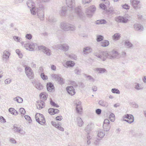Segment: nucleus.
<instances>
[{"instance_id":"1","label":"nucleus","mask_w":146,"mask_h":146,"mask_svg":"<svg viewBox=\"0 0 146 146\" xmlns=\"http://www.w3.org/2000/svg\"><path fill=\"white\" fill-rule=\"evenodd\" d=\"M25 47L27 50L31 51H34V48L36 49L38 47L39 50H42L47 55L50 56L51 54V51L49 48L43 46H38L37 44L32 42L25 44Z\"/></svg>"},{"instance_id":"2","label":"nucleus","mask_w":146,"mask_h":146,"mask_svg":"<svg viewBox=\"0 0 146 146\" xmlns=\"http://www.w3.org/2000/svg\"><path fill=\"white\" fill-rule=\"evenodd\" d=\"M94 54L101 60L105 61L106 58L113 59L117 58L118 54L116 51L110 53H108L107 51H99L98 53H95Z\"/></svg>"},{"instance_id":"3","label":"nucleus","mask_w":146,"mask_h":146,"mask_svg":"<svg viewBox=\"0 0 146 146\" xmlns=\"http://www.w3.org/2000/svg\"><path fill=\"white\" fill-rule=\"evenodd\" d=\"M82 9L80 6L74 7V9L70 11V16H72L73 17L76 16L81 20H84L85 16Z\"/></svg>"},{"instance_id":"4","label":"nucleus","mask_w":146,"mask_h":146,"mask_svg":"<svg viewBox=\"0 0 146 146\" xmlns=\"http://www.w3.org/2000/svg\"><path fill=\"white\" fill-rule=\"evenodd\" d=\"M60 28L64 31L69 30L73 31L75 30L74 26L66 22H61L60 25Z\"/></svg>"},{"instance_id":"5","label":"nucleus","mask_w":146,"mask_h":146,"mask_svg":"<svg viewBox=\"0 0 146 146\" xmlns=\"http://www.w3.org/2000/svg\"><path fill=\"white\" fill-rule=\"evenodd\" d=\"M38 6L37 8V16L41 20H43L44 18V6L42 3H39Z\"/></svg>"},{"instance_id":"6","label":"nucleus","mask_w":146,"mask_h":146,"mask_svg":"<svg viewBox=\"0 0 146 146\" xmlns=\"http://www.w3.org/2000/svg\"><path fill=\"white\" fill-rule=\"evenodd\" d=\"M35 118L37 122L39 124L44 125L46 123L45 120L44 115L39 113H36L35 115Z\"/></svg>"},{"instance_id":"7","label":"nucleus","mask_w":146,"mask_h":146,"mask_svg":"<svg viewBox=\"0 0 146 146\" xmlns=\"http://www.w3.org/2000/svg\"><path fill=\"white\" fill-rule=\"evenodd\" d=\"M130 17L128 15L124 16H119L115 18V20L118 23H127L129 21Z\"/></svg>"},{"instance_id":"8","label":"nucleus","mask_w":146,"mask_h":146,"mask_svg":"<svg viewBox=\"0 0 146 146\" xmlns=\"http://www.w3.org/2000/svg\"><path fill=\"white\" fill-rule=\"evenodd\" d=\"M123 120L129 123H131L134 121V117L131 114H127L123 117Z\"/></svg>"},{"instance_id":"9","label":"nucleus","mask_w":146,"mask_h":146,"mask_svg":"<svg viewBox=\"0 0 146 146\" xmlns=\"http://www.w3.org/2000/svg\"><path fill=\"white\" fill-rule=\"evenodd\" d=\"M96 8L94 6L92 5L88 7L86 10V13L87 17H91L94 12L96 11Z\"/></svg>"},{"instance_id":"10","label":"nucleus","mask_w":146,"mask_h":146,"mask_svg":"<svg viewBox=\"0 0 146 146\" xmlns=\"http://www.w3.org/2000/svg\"><path fill=\"white\" fill-rule=\"evenodd\" d=\"M56 48L58 50H63L64 51H67L69 49V46L66 44H57L55 46Z\"/></svg>"},{"instance_id":"11","label":"nucleus","mask_w":146,"mask_h":146,"mask_svg":"<svg viewBox=\"0 0 146 146\" xmlns=\"http://www.w3.org/2000/svg\"><path fill=\"white\" fill-rule=\"evenodd\" d=\"M53 79L55 81H58L59 84L62 85L64 83V81L63 78L60 76L56 74H53L51 75Z\"/></svg>"},{"instance_id":"12","label":"nucleus","mask_w":146,"mask_h":146,"mask_svg":"<svg viewBox=\"0 0 146 146\" xmlns=\"http://www.w3.org/2000/svg\"><path fill=\"white\" fill-rule=\"evenodd\" d=\"M66 2L69 11L74 9L75 6L74 0H66Z\"/></svg>"},{"instance_id":"13","label":"nucleus","mask_w":146,"mask_h":146,"mask_svg":"<svg viewBox=\"0 0 146 146\" xmlns=\"http://www.w3.org/2000/svg\"><path fill=\"white\" fill-rule=\"evenodd\" d=\"M103 128L105 131H107L109 130L110 128V121L107 119L104 120L103 124Z\"/></svg>"},{"instance_id":"14","label":"nucleus","mask_w":146,"mask_h":146,"mask_svg":"<svg viewBox=\"0 0 146 146\" xmlns=\"http://www.w3.org/2000/svg\"><path fill=\"white\" fill-rule=\"evenodd\" d=\"M25 72L27 75L30 78H32L33 77V72L31 68L29 67L25 68Z\"/></svg>"},{"instance_id":"15","label":"nucleus","mask_w":146,"mask_h":146,"mask_svg":"<svg viewBox=\"0 0 146 146\" xmlns=\"http://www.w3.org/2000/svg\"><path fill=\"white\" fill-rule=\"evenodd\" d=\"M66 90L68 93L70 95L73 96L75 94L74 89L72 86L67 87L66 88Z\"/></svg>"},{"instance_id":"16","label":"nucleus","mask_w":146,"mask_h":146,"mask_svg":"<svg viewBox=\"0 0 146 146\" xmlns=\"http://www.w3.org/2000/svg\"><path fill=\"white\" fill-rule=\"evenodd\" d=\"M130 3L134 9H137L139 8L138 6V4L140 3L139 1L135 0H131Z\"/></svg>"},{"instance_id":"17","label":"nucleus","mask_w":146,"mask_h":146,"mask_svg":"<svg viewBox=\"0 0 146 146\" xmlns=\"http://www.w3.org/2000/svg\"><path fill=\"white\" fill-rule=\"evenodd\" d=\"M75 64L74 62L72 61H67L66 63L63 64V66L67 68L69 67H72Z\"/></svg>"},{"instance_id":"18","label":"nucleus","mask_w":146,"mask_h":146,"mask_svg":"<svg viewBox=\"0 0 146 146\" xmlns=\"http://www.w3.org/2000/svg\"><path fill=\"white\" fill-rule=\"evenodd\" d=\"M46 88L48 91L50 92L54 90V84L50 82H48L47 84Z\"/></svg>"},{"instance_id":"19","label":"nucleus","mask_w":146,"mask_h":146,"mask_svg":"<svg viewBox=\"0 0 146 146\" xmlns=\"http://www.w3.org/2000/svg\"><path fill=\"white\" fill-rule=\"evenodd\" d=\"M134 28L135 30L137 31H141L143 29L142 25L136 23L134 25Z\"/></svg>"},{"instance_id":"20","label":"nucleus","mask_w":146,"mask_h":146,"mask_svg":"<svg viewBox=\"0 0 146 146\" xmlns=\"http://www.w3.org/2000/svg\"><path fill=\"white\" fill-rule=\"evenodd\" d=\"M81 104V102H79L76 105V109L77 112L78 113H80L82 110V108L80 106Z\"/></svg>"},{"instance_id":"21","label":"nucleus","mask_w":146,"mask_h":146,"mask_svg":"<svg viewBox=\"0 0 146 146\" xmlns=\"http://www.w3.org/2000/svg\"><path fill=\"white\" fill-rule=\"evenodd\" d=\"M98 104L100 105L105 107H107L108 105L107 102L102 100H99L98 102Z\"/></svg>"},{"instance_id":"22","label":"nucleus","mask_w":146,"mask_h":146,"mask_svg":"<svg viewBox=\"0 0 146 146\" xmlns=\"http://www.w3.org/2000/svg\"><path fill=\"white\" fill-rule=\"evenodd\" d=\"M67 11V8L66 7H62L61 10L60 11V14L61 16H65Z\"/></svg>"},{"instance_id":"23","label":"nucleus","mask_w":146,"mask_h":146,"mask_svg":"<svg viewBox=\"0 0 146 146\" xmlns=\"http://www.w3.org/2000/svg\"><path fill=\"white\" fill-rule=\"evenodd\" d=\"M92 51V49L90 47L87 46L84 47L83 49V52L84 54H87L91 52Z\"/></svg>"},{"instance_id":"24","label":"nucleus","mask_w":146,"mask_h":146,"mask_svg":"<svg viewBox=\"0 0 146 146\" xmlns=\"http://www.w3.org/2000/svg\"><path fill=\"white\" fill-rule=\"evenodd\" d=\"M10 54V53L8 51L5 50L3 53V57L6 59H8L9 58Z\"/></svg>"},{"instance_id":"25","label":"nucleus","mask_w":146,"mask_h":146,"mask_svg":"<svg viewBox=\"0 0 146 146\" xmlns=\"http://www.w3.org/2000/svg\"><path fill=\"white\" fill-rule=\"evenodd\" d=\"M77 122L78 123V125L80 127L82 126L83 124V122L81 118L80 117H77Z\"/></svg>"},{"instance_id":"26","label":"nucleus","mask_w":146,"mask_h":146,"mask_svg":"<svg viewBox=\"0 0 146 146\" xmlns=\"http://www.w3.org/2000/svg\"><path fill=\"white\" fill-rule=\"evenodd\" d=\"M120 37V34L119 33L114 34L112 36V38L115 40H117L119 39Z\"/></svg>"},{"instance_id":"27","label":"nucleus","mask_w":146,"mask_h":146,"mask_svg":"<svg viewBox=\"0 0 146 146\" xmlns=\"http://www.w3.org/2000/svg\"><path fill=\"white\" fill-rule=\"evenodd\" d=\"M109 44V42L108 40H104L101 42V45L103 47H106L108 46Z\"/></svg>"},{"instance_id":"28","label":"nucleus","mask_w":146,"mask_h":146,"mask_svg":"<svg viewBox=\"0 0 146 146\" xmlns=\"http://www.w3.org/2000/svg\"><path fill=\"white\" fill-rule=\"evenodd\" d=\"M35 86L36 88L39 90H41L43 88V85L39 82L36 83Z\"/></svg>"},{"instance_id":"29","label":"nucleus","mask_w":146,"mask_h":146,"mask_svg":"<svg viewBox=\"0 0 146 146\" xmlns=\"http://www.w3.org/2000/svg\"><path fill=\"white\" fill-rule=\"evenodd\" d=\"M87 80H89L90 82H94L95 79L91 76L89 75H87L86 74H84Z\"/></svg>"},{"instance_id":"30","label":"nucleus","mask_w":146,"mask_h":146,"mask_svg":"<svg viewBox=\"0 0 146 146\" xmlns=\"http://www.w3.org/2000/svg\"><path fill=\"white\" fill-rule=\"evenodd\" d=\"M106 23L107 22L104 19L98 20L96 21V23L97 25L106 24Z\"/></svg>"},{"instance_id":"31","label":"nucleus","mask_w":146,"mask_h":146,"mask_svg":"<svg viewBox=\"0 0 146 146\" xmlns=\"http://www.w3.org/2000/svg\"><path fill=\"white\" fill-rule=\"evenodd\" d=\"M96 70L97 72H98L99 73H103L106 71V70L104 68H96Z\"/></svg>"},{"instance_id":"32","label":"nucleus","mask_w":146,"mask_h":146,"mask_svg":"<svg viewBox=\"0 0 146 146\" xmlns=\"http://www.w3.org/2000/svg\"><path fill=\"white\" fill-rule=\"evenodd\" d=\"M14 129V131L18 133H21V134H23V133H21V132L23 131L22 129L21 128H20L19 127L15 126V125L13 126Z\"/></svg>"},{"instance_id":"33","label":"nucleus","mask_w":146,"mask_h":146,"mask_svg":"<svg viewBox=\"0 0 146 146\" xmlns=\"http://www.w3.org/2000/svg\"><path fill=\"white\" fill-rule=\"evenodd\" d=\"M14 101H17L18 103H21L23 101V99L19 96H18L13 98Z\"/></svg>"},{"instance_id":"34","label":"nucleus","mask_w":146,"mask_h":146,"mask_svg":"<svg viewBox=\"0 0 146 146\" xmlns=\"http://www.w3.org/2000/svg\"><path fill=\"white\" fill-rule=\"evenodd\" d=\"M125 44L127 48H131L133 46V45L129 41L126 40L125 41Z\"/></svg>"},{"instance_id":"35","label":"nucleus","mask_w":146,"mask_h":146,"mask_svg":"<svg viewBox=\"0 0 146 146\" xmlns=\"http://www.w3.org/2000/svg\"><path fill=\"white\" fill-rule=\"evenodd\" d=\"M105 133L102 131H99L98 133V136L100 137L101 139L103 138L105 135Z\"/></svg>"},{"instance_id":"36","label":"nucleus","mask_w":146,"mask_h":146,"mask_svg":"<svg viewBox=\"0 0 146 146\" xmlns=\"http://www.w3.org/2000/svg\"><path fill=\"white\" fill-rule=\"evenodd\" d=\"M48 21L49 22L53 23L56 22L57 20L54 17L50 16L49 17Z\"/></svg>"},{"instance_id":"37","label":"nucleus","mask_w":146,"mask_h":146,"mask_svg":"<svg viewBox=\"0 0 146 146\" xmlns=\"http://www.w3.org/2000/svg\"><path fill=\"white\" fill-rule=\"evenodd\" d=\"M40 97L41 99L46 100L47 98V96L45 94L41 93L40 94Z\"/></svg>"},{"instance_id":"38","label":"nucleus","mask_w":146,"mask_h":146,"mask_svg":"<svg viewBox=\"0 0 146 146\" xmlns=\"http://www.w3.org/2000/svg\"><path fill=\"white\" fill-rule=\"evenodd\" d=\"M74 72L76 74L80 75L81 74V70L78 67H77L74 70Z\"/></svg>"},{"instance_id":"39","label":"nucleus","mask_w":146,"mask_h":146,"mask_svg":"<svg viewBox=\"0 0 146 146\" xmlns=\"http://www.w3.org/2000/svg\"><path fill=\"white\" fill-rule=\"evenodd\" d=\"M135 88L137 90H139L142 89L143 88L142 87L141 85H140L139 83H135Z\"/></svg>"},{"instance_id":"40","label":"nucleus","mask_w":146,"mask_h":146,"mask_svg":"<svg viewBox=\"0 0 146 146\" xmlns=\"http://www.w3.org/2000/svg\"><path fill=\"white\" fill-rule=\"evenodd\" d=\"M99 6L100 8L104 10H106L107 7H108L107 5L104 3L100 4Z\"/></svg>"},{"instance_id":"41","label":"nucleus","mask_w":146,"mask_h":146,"mask_svg":"<svg viewBox=\"0 0 146 146\" xmlns=\"http://www.w3.org/2000/svg\"><path fill=\"white\" fill-rule=\"evenodd\" d=\"M104 37L101 35H98L97 36L96 40L97 42H100L103 40Z\"/></svg>"},{"instance_id":"42","label":"nucleus","mask_w":146,"mask_h":146,"mask_svg":"<svg viewBox=\"0 0 146 146\" xmlns=\"http://www.w3.org/2000/svg\"><path fill=\"white\" fill-rule=\"evenodd\" d=\"M111 92L113 93H116L117 94H119L120 93V91L117 89L112 88L111 90Z\"/></svg>"},{"instance_id":"43","label":"nucleus","mask_w":146,"mask_h":146,"mask_svg":"<svg viewBox=\"0 0 146 146\" xmlns=\"http://www.w3.org/2000/svg\"><path fill=\"white\" fill-rule=\"evenodd\" d=\"M48 113L51 115H53L54 114V109L50 108L48 109Z\"/></svg>"},{"instance_id":"44","label":"nucleus","mask_w":146,"mask_h":146,"mask_svg":"<svg viewBox=\"0 0 146 146\" xmlns=\"http://www.w3.org/2000/svg\"><path fill=\"white\" fill-rule=\"evenodd\" d=\"M40 76L44 80H46L48 79L47 76L45 75L44 73H41L40 74Z\"/></svg>"},{"instance_id":"45","label":"nucleus","mask_w":146,"mask_h":146,"mask_svg":"<svg viewBox=\"0 0 146 146\" xmlns=\"http://www.w3.org/2000/svg\"><path fill=\"white\" fill-rule=\"evenodd\" d=\"M9 112L13 115L15 114L16 110L13 108H10L9 109Z\"/></svg>"},{"instance_id":"46","label":"nucleus","mask_w":146,"mask_h":146,"mask_svg":"<svg viewBox=\"0 0 146 146\" xmlns=\"http://www.w3.org/2000/svg\"><path fill=\"white\" fill-rule=\"evenodd\" d=\"M24 117L26 120H28L29 121V123H30L32 122V120L31 119V117L29 116L28 115H25Z\"/></svg>"},{"instance_id":"47","label":"nucleus","mask_w":146,"mask_h":146,"mask_svg":"<svg viewBox=\"0 0 146 146\" xmlns=\"http://www.w3.org/2000/svg\"><path fill=\"white\" fill-rule=\"evenodd\" d=\"M50 104L53 106L58 108L59 107V106L56 104L52 100H51L50 102Z\"/></svg>"},{"instance_id":"48","label":"nucleus","mask_w":146,"mask_h":146,"mask_svg":"<svg viewBox=\"0 0 146 146\" xmlns=\"http://www.w3.org/2000/svg\"><path fill=\"white\" fill-rule=\"evenodd\" d=\"M110 118H113V119H111V121L113 122L115 120V115L113 113H111L109 116Z\"/></svg>"},{"instance_id":"49","label":"nucleus","mask_w":146,"mask_h":146,"mask_svg":"<svg viewBox=\"0 0 146 146\" xmlns=\"http://www.w3.org/2000/svg\"><path fill=\"white\" fill-rule=\"evenodd\" d=\"M31 13L33 15H35L37 13V9H30Z\"/></svg>"},{"instance_id":"50","label":"nucleus","mask_w":146,"mask_h":146,"mask_svg":"<svg viewBox=\"0 0 146 146\" xmlns=\"http://www.w3.org/2000/svg\"><path fill=\"white\" fill-rule=\"evenodd\" d=\"M19 111L21 114L23 115L25 113L26 111L25 109L23 108H21L19 110Z\"/></svg>"},{"instance_id":"51","label":"nucleus","mask_w":146,"mask_h":146,"mask_svg":"<svg viewBox=\"0 0 146 146\" xmlns=\"http://www.w3.org/2000/svg\"><path fill=\"white\" fill-rule=\"evenodd\" d=\"M122 7L126 10H128L129 9V6L127 4H125L122 6Z\"/></svg>"},{"instance_id":"52","label":"nucleus","mask_w":146,"mask_h":146,"mask_svg":"<svg viewBox=\"0 0 146 146\" xmlns=\"http://www.w3.org/2000/svg\"><path fill=\"white\" fill-rule=\"evenodd\" d=\"M26 38L28 39H31L32 37V36L31 34H27L25 36Z\"/></svg>"},{"instance_id":"53","label":"nucleus","mask_w":146,"mask_h":146,"mask_svg":"<svg viewBox=\"0 0 146 146\" xmlns=\"http://www.w3.org/2000/svg\"><path fill=\"white\" fill-rule=\"evenodd\" d=\"M51 123L52 125L55 127L56 128V127H58V124H57V123L56 122L54 121H52L51 122Z\"/></svg>"},{"instance_id":"54","label":"nucleus","mask_w":146,"mask_h":146,"mask_svg":"<svg viewBox=\"0 0 146 146\" xmlns=\"http://www.w3.org/2000/svg\"><path fill=\"white\" fill-rule=\"evenodd\" d=\"M101 140V138H98L97 139L95 140V141L94 142V143L95 145H99V141Z\"/></svg>"},{"instance_id":"55","label":"nucleus","mask_w":146,"mask_h":146,"mask_svg":"<svg viewBox=\"0 0 146 146\" xmlns=\"http://www.w3.org/2000/svg\"><path fill=\"white\" fill-rule=\"evenodd\" d=\"M13 38L15 41L20 42V38H19V36H14L13 37Z\"/></svg>"},{"instance_id":"56","label":"nucleus","mask_w":146,"mask_h":146,"mask_svg":"<svg viewBox=\"0 0 146 146\" xmlns=\"http://www.w3.org/2000/svg\"><path fill=\"white\" fill-rule=\"evenodd\" d=\"M102 110L100 109H97L96 110V112L98 115H100L101 113Z\"/></svg>"},{"instance_id":"57","label":"nucleus","mask_w":146,"mask_h":146,"mask_svg":"<svg viewBox=\"0 0 146 146\" xmlns=\"http://www.w3.org/2000/svg\"><path fill=\"white\" fill-rule=\"evenodd\" d=\"M37 102L38 103V104L37 105V108L38 109H42L43 108V107L41 104H39V101H38V102L37 101Z\"/></svg>"},{"instance_id":"58","label":"nucleus","mask_w":146,"mask_h":146,"mask_svg":"<svg viewBox=\"0 0 146 146\" xmlns=\"http://www.w3.org/2000/svg\"><path fill=\"white\" fill-rule=\"evenodd\" d=\"M9 141L12 143H17L16 141L13 138H11L9 139Z\"/></svg>"},{"instance_id":"59","label":"nucleus","mask_w":146,"mask_h":146,"mask_svg":"<svg viewBox=\"0 0 146 146\" xmlns=\"http://www.w3.org/2000/svg\"><path fill=\"white\" fill-rule=\"evenodd\" d=\"M0 121L2 123H5L6 122V120L2 116H0Z\"/></svg>"},{"instance_id":"60","label":"nucleus","mask_w":146,"mask_h":146,"mask_svg":"<svg viewBox=\"0 0 146 146\" xmlns=\"http://www.w3.org/2000/svg\"><path fill=\"white\" fill-rule=\"evenodd\" d=\"M11 82V80L9 78L6 79L5 81V84H9Z\"/></svg>"},{"instance_id":"61","label":"nucleus","mask_w":146,"mask_h":146,"mask_svg":"<svg viewBox=\"0 0 146 146\" xmlns=\"http://www.w3.org/2000/svg\"><path fill=\"white\" fill-rule=\"evenodd\" d=\"M91 0H82V2L83 4L89 3Z\"/></svg>"},{"instance_id":"62","label":"nucleus","mask_w":146,"mask_h":146,"mask_svg":"<svg viewBox=\"0 0 146 146\" xmlns=\"http://www.w3.org/2000/svg\"><path fill=\"white\" fill-rule=\"evenodd\" d=\"M56 128L62 131H64V128L61 126H59V124H58V127H56Z\"/></svg>"},{"instance_id":"63","label":"nucleus","mask_w":146,"mask_h":146,"mask_svg":"<svg viewBox=\"0 0 146 146\" xmlns=\"http://www.w3.org/2000/svg\"><path fill=\"white\" fill-rule=\"evenodd\" d=\"M71 84L74 87H76L78 85L74 81H72L71 82Z\"/></svg>"},{"instance_id":"64","label":"nucleus","mask_w":146,"mask_h":146,"mask_svg":"<svg viewBox=\"0 0 146 146\" xmlns=\"http://www.w3.org/2000/svg\"><path fill=\"white\" fill-rule=\"evenodd\" d=\"M114 10L112 8H110L108 10V12L109 13H113Z\"/></svg>"}]
</instances>
